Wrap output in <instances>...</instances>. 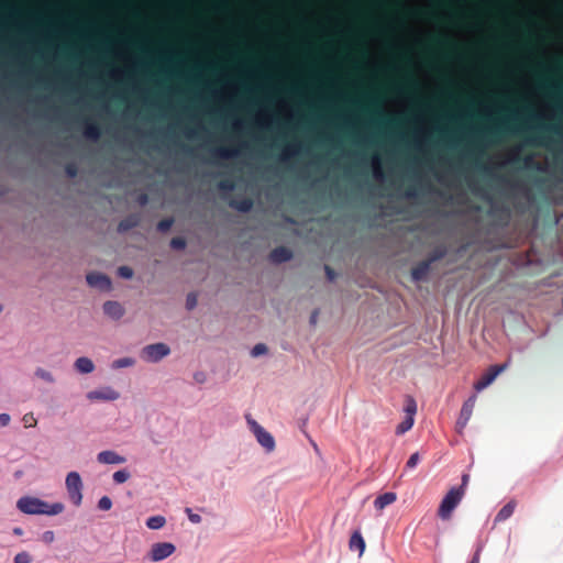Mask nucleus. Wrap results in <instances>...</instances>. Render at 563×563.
<instances>
[{"instance_id": "obj_18", "label": "nucleus", "mask_w": 563, "mask_h": 563, "mask_svg": "<svg viewBox=\"0 0 563 563\" xmlns=\"http://www.w3.org/2000/svg\"><path fill=\"white\" fill-rule=\"evenodd\" d=\"M255 123L258 128L268 130L275 123V117L266 109H261L255 115Z\"/></svg>"}, {"instance_id": "obj_23", "label": "nucleus", "mask_w": 563, "mask_h": 563, "mask_svg": "<svg viewBox=\"0 0 563 563\" xmlns=\"http://www.w3.org/2000/svg\"><path fill=\"white\" fill-rule=\"evenodd\" d=\"M76 371L80 374H90L95 369L93 362L86 356H80L75 361L74 364Z\"/></svg>"}, {"instance_id": "obj_48", "label": "nucleus", "mask_w": 563, "mask_h": 563, "mask_svg": "<svg viewBox=\"0 0 563 563\" xmlns=\"http://www.w3.org/2000/svg\"><path fill=\"white\" fill-rule=\"evenodd\" d=\"M419 461H420V454L418 452H416V453L411 454L410 457L408 459V461L406 463V467L413 468L417 466Z\"/></svg>"}, {"instance_id": "obj_12", "label": "nucleus", "mask_w": 563, "mask_h": 563, "mask_svg": "<svg viewBox=\"0 0 563 563\" xmlns=\"http://www.w3.org/2000/svg\"><path fill=\"white\" fill-rule=\"evenodd\" d=\"M303 151V144L300 141H294L286 144L278 156L279 162L288 163L292 158L299 156Z\"/></svg>"}, {"instance_id": "obj_30", "label": "nucleus", "mask_w": 563, "mask_h": 563, "mask_svg": "<svg viewBox=\"0 0 563 563\" xmlns=\"http://www.w3.org/2000/svg\"><path fill=\"white\" fill-rule=\"evenodd\" d=\"M166 519L163 516H153L146 520L147 528L152 530L161 529L165 526Z\"/></svg>"}, {"instance_id": "obj_35", "label": "nucleus", "mask_w": 563, "mask_h": 563, "mask_svg": "<svg viewBox=\"0 0 563 563\" xmlns=\"http://www.w3.org/2000/svg\"><path fill=\"white\" fill-rule=\"evenodd\" d=\"M405 412H406V417L415 418V415L417 412V404L412 397H407Z\"/></svg>"}, {"instance_id": "obj_61", "label": "nucleus", "mask_w": 563, "mask_h": 563, "mask_svg": "<svg viewBox=\"0 0 563 563\" xmlns=\"http://www.w3.org/2000/svg\"><path fill=\"white\" fill-rule=\"evenodd\" d=\"M236 211H241V212H244V211H252L251 202H243L242 205H240V206L238 207Z\"/></svg>"}, {"instance_id": "obj_9", "label": "nucleus", "mask_w": 563, "mask_h": 563, "mask_svg": "<svg viewBox=\"0 0 563 563\" xmlns=\"http://www.w3.org/2000/svg\"><path fill=\"white\" fill-rule=\"evenodd\" d=\"M509 124L507 120H503L493 126H487L485 129H478L475 125L470 126V133L473 140L477 142L484 141L486 133H498L499 131H508Z\"/></svg>"}, {"instance_id": "obj_44", "label": "nucleus", "mask_w": 563, "mask_h": 563, "mask_svg": "<svg viewBox=\"0 0 563 563\" xmlns=\"http://www.w3.org/2000/svg\"><path fill=\"white\" fill-rule=\"evenodd\" d=\"M125 462V459L115 452L108 451V464H121Z\"/></svg>"}, {"instance_id": "obj_49", "label": "nucleus", "mask_w": 563, "mask_h": 563, "mask_svg": "<svg viewBox=\"0 0 563 563\" xmlns=\"http://www.w3.org/2000/svg\"><path fill=\"white\" fill-rule=\"evenodd\" d=\"M197 295L194 292L188 294L186 299V307L188 310H192L197 306Z\"/></svg>"}, {"instance_id": "obj_14", "label": "nucleus", "mask_w": 563, "mask_h": 563, "mask_svg": "<svg viewBox=\"0 0 563 563\" xmlns=\"http://www.w3.org/2000/svg\"><path fill=\"white\" fill-rule=\"evenodd\" d=\"M371 167L373 178L378 183H384L386 180V174L384 170L382 156L378 153L372 155Z\"/></svg>"}, {"instance_id": "obj_28", "label": "nucleus", "mask_w": 563, "mask_h": 563, "mask_svg": "<svg viewBox=\"0 0 563 563\" xmlns=\"http://www.w3.org/2000/svg\"><path fill=\"white\" fill-rule=\"evenodd\" d=\"M82 134L87 140L97 141L100 136V131L96 124L87 123L84 129Z\"/></svg>"}, {"instance_id": "obj_36", "label": "nucleus", "mask_w": 563, "mask_h": 563, "mask_svg": "<svg viewBox=\"0 0 563 563\" xmlns=\"http://www.w3.org/2000/svg\"><path fill=\"white\" fill-rule=\"evenodd\" d=\"M35 376H37L38 378L49 383V384H53L55 382L54 379V376L52 375L51 372L42 368V367H37L36 371H35Z\"/></svg>"}, {"instance_id": "obj_63", "label": "nucleus", "mask_w": 563, "mask_h": 563, "mask_svg": "<svg viewBox=\"0 0 563 563\" xmlns=\"http://www.w3.org/2000/svg\"><path fill=\"white\" fill-rule=\"evenodd\" d=\"M97 460L101 464H106V450L100 451L97 455Z\"/></svg>"}, {"instance_id": "obj_56", "label": "nucleus", "mask_w": 563, "mask_h": 563, "mask_svg": "<svg viewBox=\"0 0 563 563\" xmlns=\"http://www.w3.org/2000/svg\"><path fill=\"white\" fill-rule=\"evenodd\" d=\"M493 163H494L496 169L499 170V169L505 168L508 165H510V159H505V157H504L498 161H493Z\"/></svg>"}, {"instance_id": "obj_42", "label": "nucleus", "mask_w": 563, "mask_h": 563, "mask_svg": "<svg viewBox=\"0 0 563 563\" xmlns=\"http://www.w3.org/2000/svg\"><path fill=\"white\" fill-rule=\"evenodd\" d=\"M170 246L174 250H184L186 246V240L181 236H175L170 240Z\"/></svg>"}, {"instance_id": "obj_58", "label": "nucleus", "mask_w": 563, "mask_h": 563, "mask_svg": "<svg viewBox=\"0 0 563 563\" xmlns=\"http://www.w3.org/2000/svg\"><path fill=\"white\" fill-rule=\"evenodd\" d=\"M104 35H103V29L102 26L100 27V52H99V59H100V64H102V58H103V45H104Z\"/></svg>"}, {"instance_id": "obj_45", "label": "nucleus", "mask_w": 563, "mask_h": 563, "mask_svg": "<svg viewBox=\"0 0 563 563\" xmlns=\"http://www.w3.org/2000/svg\"><path fill=\"white\" fill-rule=\"evenodd\" d=\"M266 352H267V346L263 343H258L252 349L251 355L254 357H257L260 355L265 354Z\"/></svg>"}, {"instance_id": "obj_62", "label": "nucleus", "mask_w": 563, "mask_h": 563, "mask_svg": "<svg viewBox=\"0 0 563 563\" xmlns=\"http://www.w3.org/2000/svg\"><path fill=\"white\" fill-rule=\"evenodd\" d=\"M479 558H481V548H478L476 550V552L474 553L472 560L468 563H479Z\"/></svg>"}, {"instance_id": "obj_22", "label": "nucleus", "mask_w": 563, "mask_h": 563, "mask_svg": "<svg viewBox=\"0 0 563 563\" xmlns=\"http://www.w3.org/2000/svg\"><path fill=\"white\" fill-rule=\"evenodd\" d=\"M397 499V495L393 492L384 493L374 500V507L382 511L385 507L391 505Z\"/></svg>"}, {"instance_id": "obj_40", "label": "nucleus", "mask_w": 563, "mask_h": 563, "mask_svg": "<svg viewBox=\"0 0 563 563\" xmlns=\"http://www.w3.org/2000/svg\"><path fill=\"white\" fill-rule=\"evenodd\" d=\"M87 398L90 399V400H93V399L106 400V388H100V389H97V390L89 391L87 394Z\"/></svg>"}, {"instance_id": "obj_26", "label": "nucleus", "mask_w": 563, "mask_h": 563, "mask_svg": "<svg viewBox=\"0 0 563 563\" xmlns=\"http://www.w3.org/2000/svg\"><path fill=\"white\" fill-rule=\"evenodd\" d=\"M516 501L511 500L507 503L496 515L495 522H501L510 518L515 511Z\"/></svg>"}, {"instance_id": "obj_41", "label": "nucleus", "mask_w": 563, "mask_h": 563, "mask_svg": "<svg viewBox=\"0 0 563 563\" xmlns=\"http://www.w3.org/2000/svg\"><path fill=\"white\" fill-rule=\"evenodd\" d=\"M134 364V361L130 357H123V358H120V360H117L112 363V367L113 368H122V367H128V366H131Z\"/></svg>"}, {"instance_id": "obj_29", "label": "nucleus", "mask_w": 563, "mask_h": 563, "mask_svg": "<svg viewBox=\"0 0 563 563\" xmlns=\"http://www.w3.org/2000/svg\"><path fill=\"white\" fill-rule=\"evenodd\" d=\"M124 313L123 307L115 301H108V317L119 319Z\"/></svg>"}, {"instance_id": "obj_31", "label": "nucleus", "mask_w": 563, "mask_h": 563, "mask_svg": "<svg viewBox=\"0 0 563 563\" xmlns=\"http://www.w3.org/2000/svg\"><path fill=\"white\" fill-rule=\"evenodd\" d=\"M415 423V418L406 417L396 428V434L401 435L409 431Z\"/></svg>"}, {"instance_id": "obj_7", "label": "nucleus", "mask_w": 563, "mask_h": 563, "mask_svg": "<svg viewBox=\"0 0 563 563\" xmlns=\"http://www.w3.org/2000/svg\"><path fill=\"white\" fill-rule=\"evenodd\" d=\"M170 353V349L165 343H154L142 349L141 357L146 362L156 363Z\"/></svg>"}, {"instance_id": "obj_60", "label": "nucleus", "mask_w": 563, "mask_h": 563, "mask_svg": "<svg viewBox=\"0 0 563 563\" xmlns=\"http://www.w3.org/2000/svg\"><path fill=\"white\" fill-rule=\"evenodd\" d=\"M10 420H11V417L9 413H7V412L0 413V427L8 426Z\"/></svg>"}, {"instance_id": "obj_50", "label": "nucleus", "mask_w": 563, "mask_h": 563, "mask_svg": "<svg viewBox=\"0 0 563 563\" xmlns=\"http://www.w3.org/2000/svg\"><path fill=\"white\" fill-rule=\"evenodd\" d=\"M118 274L123 278H131L133 276V269L129 266H121L118 268Z\"/></svg>"}, {"instance_id": "obj_6", "label": "nucleus", "mask_w": 563, "mask_h": 563, "mask_svg": "<svg viewBox=\"0 0 563 563\" xmlns=\"http://www.w3.org/2000/svg\"><path fill=\"white\" fill-rule=\"evenodd\" d=\"M247 423L256 437L257 442L267 451L272 452L275 449V440L273 435L260 426L254 419L247 417Z\"/></svg>"}, {"instance_id": "obj_2", "label": "nucleus", "mask_w": 563, "mask_h": 563, "mask_svg": "<svg viewBox=\"0 0 563 563\" xmlns=\"http://www.w3.org/2000/svg\"><path fill=\"white\" fill-rule=\"evenodd\" d=\"M150 64L145 59L140 58L136 55L130 54L126 59V70L120 71V75L122 77L126 76L130 82L131 91L140 96L144 101L147 100L148 89L142 87L139 84L136 79V73L140 70H147Z\"/></svg>"}, {"instance_id": "obj_20", "label": "nucleus", "mask_w": 563, "mask_h": 563, "mask_svg": "<svg viewBox=\"0 0 563 563\" xmlns=\"http://www.w3.org/2000/svg\"><path fill=\"white\" fill-rule=\"evenodd\" d=\"M212 155L221 159H232L240 155V150L236 147L219 146L212 150Z\"/></svg>"}, {"instance_id": "obj_54", "label": "nucleus", "mask_w": 563, "mask_h": 563, "mask_svg": "<svg viewBox=\"0 0 563 563\" xmlns=\"http://www.w3.org/2000/svg\"><path fill=\"white\" fill-rule=\"evenodd\" d=\"M232 129L236 132H242L245 129V123L242 119L236 118L232 122Z\"/></svg>"}, {"instance_id": "obj_10", "label": "nucleus", "mask_w": 563, "mask_h": 563, "mask_svg": "<svg viewBox=\"0 0 563 563\" xmlns=\"http://www.w3.org/2000/svg\"><path fill=\"white\" fill-rule=\"evenodd\" d=\"M175 550V545L170 542H157L152 545L148 558L153 562H159L170 556Z\"/></svg>"}, {"instance_id": "obj_34", "label": "nucleus", "mask_w": 563, "mask_h": 563, "mask_svg": "<svg viewBox=\"0 0 563 563\" xmlns=\"http://www.w3.org/2000/svg\"><path fill=\"white\" fill-rule=\"evenodd\" d=\"M205 130V126L199 123L197 128H187L184 131V135L188 140H197L199 137V131Z\"/></svg>"}, {"instance_id": "obj_53", "label": "nucleus", "mask_w": 563, "mask_h": 563, "mask_svg": "<svg viewBox=\"0 0 563 563\" xmlns=\"http://www.w3.org/2000/svg\"><path fill=\"white\" fill-rule=\"evenodd\" d=\"M164 55L166 56L168 63H173L174 58L178 55V51L173 47H169L164 51Z\"/></svg>"}, {"instance_id": "obj_11", "label": "nucleus", "mask_w": 563, "mask_h": 563, "mask_svg": "<svg viewBox=\"0 0 563 563\" xmlns=\"http://www.w3.org/2000/svg\"><path fill=\"white\" fill-rule=\"evenodd\" d=\"M507 364L501 365H492L487 372L474 384V389L476 391H482L486 387H488L496 377L506 369Z\"/></svg>"}, {"instance_id": "obj_25", "label": "nucleus", "mask_w": 563, "mask_h": 563, "mask_svg": "<svg viewBox=\"0 0 563 563\" xmlns=\"http://www.w3.org/2000/svg\"><path fill=\"white\" fill-rule=\"evenodd\" d=\"M449 252V249L445 244H440L432 252L429 253L428 257L426 258L429 263L433 264L446 256Z\"/></svg>"}, {"instance_id": "obj_4", "label": "nucleus", "mask_w": 563, "mask_h": 563, "mask_svg": "<svg viewBox=\"0 0 563 563\" xmlns=\"http://www.w3.org/2000/svg\"><path fill=\"white\" fill-rule=\"evenodd\" d=\"M68 497L73 505L80 506L82 501V481L78 472L71 471L67 474L65 481Z\"/></svg>"}, {"instance_id": "obj_55", "label": "nucleus", "mask_w": 563, "mask_h": 563, "mask_svg": "<svg viewBox=\"0 0 563 563\" xmlns=\"http://www.w3.org/2000/svg\"><path fill=\"white\" fill-rule=\"evenodd\" d=\"M55 539V533L52 530L44 531L42 534V540L45 543H52Z\"/></svg>"}, {"instance_id": "obj_15", "label": "nucleus", "mask_w": 563, "mask_h": 563, "mask_svg": "<svg viewBox=\"0 0 563 563\" xmlns=\"http://www.w3.org/2000/svg\"><path fill=\"white\" fill-rule=\"evenodd\" d=\"M431 130L424 125L417 129L413 135L415 147L418 151H423L431 137Z\"/></svg>"}, {"instance_id": "obj_52", "label": "nucleus", "mask_w": 563, "mask_h": 563, "mask_svg": "<svg viewBox=\"0 0 563 563\" xmlns=\"http://www.w3.org/2000/svg\"><path fill=\"white\" fill-rule=\"evenodd\" d=\"M185 512L187 514L188 519H189L192 523H200V522H201V516H200V515H198V514L192 512L191 508H186V509H185Z\"/></svg>"}, {"instance_id": "obj_19", "label": "nucleus", "mask_w": 563, "mask_h": 563, "mask_svg": "<svg viewBox=\"0 0 563 563\" xmlns=\"http://www.w3.org/2000/svg\"><path fill=\"white\" fill-rule=\"evenodd\" d=\"M366 544L358 530L354 531L349 541V549L351 551H357L358 555L362 556L365 551Z\"/></svg>"}, {"instance_id": "obj_33", "label": "nucleus", "mask_w": 563, "mask_h": 563, "mask_svg": "<svg viewBox=\"0 0 563 563\" xmlns=\"http://www.w3.org/2000/svg\"><path fill=\"white\" fill-rule=\"evenodd\" d=\"M63 510H64V505L62 503L48 504L46 501L44 515L56 516V515L60 514Z\"/></svg>"}, {"instance_id": "obj_64", "label": "nucleus", "mask_w": 563, "mask_h": 563, "mask_svg": "<svg viewBox=\"0 0 563 563\" xmlns=\"http://www.w3.org/2000/svg\"><path fill=\"white\" fill-rule=\"evenodd\" d=\"M119 398V394L108 388V400H115Z\"/></svg>"}, {"instance_id": "obj_47", "label": "nucleus", "mask_w": 563, "mask_h": 563, "mask_svg": "<svg viewBox=\"0 0 563 563\" xmlns=\"http://www.w3.org/2000/svg\"><path fill=\"white\" fill-rule=\"evenodd\" d=\"M529 119H537V120H545V119H554V112H545L543 110L538 111L537 113L532 114Z\"/></svg>"}, {"instance_id": "obj_16", "label": "nucleus", "mask_w": 563, "mask_h": 563, "mask_svg": "<svg viewBox=\"0 0 563 563\" xmlns=\"http://www.w3.org/2000/svg\"><path fill=\"white\" fill-rule=\"evenodd\" d=\"M269 261L275 264L285 263L292 258V252L286 246H277L269 253Z\"/></svg>"}, {"instance_id": "obj_59", "label": "nucleus", "mask_w": 563, "mask_h": 563, "mask_svg": "<svg viewBox=\"0 0 563 563\" xmlns=\"http://www.w3.org/2000/svg\"><path fill=\"white\" fill-rule=\"evenodd\" d=\"M324 272H325V275H327V278L332 282L335 279L336 277V273L334 272V269H332L329 265H325L324 266Z\"/></svg>"}, {"instance_id": "obj_17", "label": "nucleus", "mask_w": 563, "mask_h": 563, "mask_svg": "<svg viewBox=\"0 0 563 563\" xmlns=\"http://www.w3.org/2000/svg\"><path fill=\"white\" fill-rule=\"evenodd\" d=\"M431 263L427 260L419 262L416 266L411 268V278L413 282H422L427 278L430 269Z\"/></svg>"}, {"instance_id": "obj_5", "label": "nucleus", "mask_w": 563, "mask_h": 563, "mask_svg": "<svg viewBox=\"0 0 563 563\" xmlns=\"http://www.w3.org/2000/svg\"><path fill=\"white\" fill-rule=\"evenodd\" d=\"M45 507V500L33 496H23L16 501V508L25 515H44Z\"/></svg>"}, {"instance_id": "obj_51", "label": "nucleus", "mask_w": 563, "mask_h": 563, "mask_svg": "<svg viewBox=\"0 0 563 563\" xmlns=\"http://www.w3.org/2000/svg\"><path fill=\"white\" fill-rule=\"evenodd\" d=\"M544 128L563 139V123L562 124H551V125H547Z\"/></svg>"}, {"instance_id": "obj_57", "label": "nucleus", "mask_w": 563, "mask_h": 563, "mask_svg": "<svg viewBox=\"0 0 563 563\" xmlns=\"http://www.w3.org/2000/svg\"><path fill=\"white\" fill-rule=\"evenodd\" d=\"M481 112H482L484 115H486V117L490 118V117H493V115H494L495 110H494L493 106L484 104V106H482V107H481Z\"/></svg>"}, {"instance_id": "obj_43", "label": "nucleus", "mask_w": 563, "mask_h": 563, "mask_svg": "<svg viewBox=\"0 0 563 563\" xmlns=\"http://www.w3.org/2000/svg\"><path fill=\"white\" fill-rule=\"evenodd\" d=\"M520 153H521V147L520 146H517L515 148H512L508 154L507 156L505 157V159H510V165L518 162L519 161V157H520Z\"/></svg>"}, {"instance_id": "obj_39", "label": "nucleus", "mask_w": 563, "mask_h": 563, "mask_svg": "<svg viewBox=\"0 0 563 563\" xmlns=\"http://www.w3.org/2000/svg\"><path fill=\"white\" fill-rule=\"evenodd\" d=\"M174 223L173 218L163 219L157 223V231L167 232Z\"/></svg>"}, {"instance_id": "obj_27", "label": "nucleus", "mask_w": 563, "mask_h": 563, "mask_svg": "<svg viewBox=\"0 0 563 563\" xmlns=\"http://www.w3.org/2000/svg\"><path fill=\"white\" fill-rule=\"evenodd\" d=\"M477 168L483 172L485 175L494 178V179H499L501 178L498 174V170L496 169L493 161H489V162H486V163H481L478 162L477 163Z\"/></svg>"}, {"instance_id": "obj_8", "label": "nucleus", "mask_w": 563, "mask_h": 563, "mask_svg": "<svg viewBox=\"0 0 563 563\" xmlns=\"http://www.w3.org/2000/svg\"><path fill=\"white\" fill-rule=\"evenodd\" d=\"M476 400H477V396L472 395L471 397H468L467 400L464 401V404L461 408L460 416L456 421V426H455L456 431L459 433H462L463 430L465 429V427L467 426V423L473 415V410H474Z\"/></svg>"}, {"instance_id": "obj_24", "label": "nucleus", "mask_w": 563, "mask_h": 563, "mask_svg": "<svg viewBox=\"0 0 563 563\" xmlns=\"http://www.w3.org/2000/svg\"><path fill=\"white\" fill-rule=\"evenodd\" d=\"M86 282L90 287L106 289V274L103 273H89L86 276Z\"/></svg>"}, {"instance_id": "obj_21", "label": "nucleus", "mask_w": 563, "mask_h": 563, "mask_svg": "<svg viewBox=\"0 0 563 563\" xmlns=\"http://www.w3.org/2000/svg\"><path fill=\"white\" fill-rule=\"evenodd\" d=\"M343 119V123L346 128L349 129H352L355 131V133L357 134L358 136V142L360 143H363V144H372L373 143V139L368 135H360L358 133V130H357V125H356V122H355V119L353 115L351 114H345L342 117Z\"/></svg>"}, {"instance_id": "obj_13", "label": "nucleus", "mask_w": 563, "mask_h": 563, "mask_svg": "<svg viewBox=\"0 0 563 563\" xmlns=\"http://www.w3.org/2000/svg\"><path fill=\"white\" fill-rule=\"evenodd\" d=\"M238 91L239 89L235 84L228 82L221 89L212 90V97L222 102H231L238 95Z\"/></svg>"}, {"instance_id": "obj_46", "label": "nucleus", "mask_w": 563, "mask_h": 563, "mask_svg": "<svg viewBox=\"0 0 563 563\" xmlns=\"http://www.w3.org/2000/svg\"><path fill=\"white\" fill-rule=\"evenodd\" d=\"M279 108L283 110H286V119L292 120L295 117L294 110L288 106V103L285 100L279 101Z\"/></svg>"}, {"instance_id": "obj_37", "label": "nucleus", "mask_w": 563, "mask_h": 563, "mask_svg": "<svg viewBox=\"0 0 563 563\" xmlns=\"http://www.w3.org/2000/svg\"><path fill=\"white\" fill-rule=\"evenodd\" d=\"M257 216H262L260 220H263V221H271V217L273 218H276L277 216H280L284 221L286 222H290V223H294L295 221L288 217V213H277V212H274V213H256Z\"/></svg>"}, {"instance_id": "obj_1", "label": "nucleus", "mask_w": 563, "mask_h": 563, "mask_svg": "<svg viewBox=\"0 0 563 563\" xmlns=\"http://www.w3.org/2000/svg\"><path fill=\"white\" fill-rule=\"evenodd\" d=\"M427 217L422 219L424 224L423 232L427 235H439L442 233L441 225L451 220L457 218L470 222L473 227L471 233V242H482L484 240L483 224L490 223L495 216H500V220H509L511 213H426Z\"/></svg>"}, {"instance_id": "obj_38", "label": "nucleus", "mask_w": 563, "mask_h": 563, "mask_svg": "<svg viewBox=\"0 0 563 563\" xmlns=\"http://www.w3.org/2000/svg\"><path fill=\"white\" fill-rule=\"evenodd\" d=\"M32 556L27 551H21L13 558V563H31Z\"/></svg>"}, {"instance_id": "obj_3", "label": "nucleus", "mask_w": 563, "mask_h": 563, "mask_svg": "<svg viewBox=\"0 0 563 563\" xmlns=\"http://www.w3.org/2000/svg\"><path fill=\"white\" fill-rule=\"evenodd\" d=\"M463 497V487H452L443 497L438 509V516L442 520H449L452 517V512L459 506Z\"/></svg>"}, {"instance_id": "obj_32", "label": "nucleus", "mask_w": 563, "mask_h": 563, "mask_svg": "<svg viewBox=\"0 0 563 563\" xmlns=\"http://www.w3.org/2000/svg\"><path fill=\"white\" fill-rule=\"evenodd\" d=\"M131 477L130 471L126 468L119 470L113 473L112 479L115 484H123Z\"/></svg>"}]
</instances>
